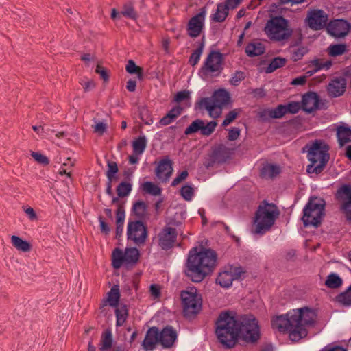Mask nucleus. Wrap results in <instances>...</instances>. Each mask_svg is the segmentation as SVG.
I'll list each match as a JSON object with an SVG mask.
<instances>
[{"instance_id": "58836bf2", "label": "nucleus", "mask_w": 351, "mask_h": 351, "mask_svg": "<svg viewBox=\"0 0 351 351\" xmlns=\"http://www.w3.org/2000/svg\"><path fill=\"white\" fill-rule=\"evenodd\" d=\"M125 70L130 74H136L137 77L139 80H141L143 77L142 69L140 66H137L135 64V62L132 60L128 61V63L125 66Z\"/></svg>"}, {"instance_id": "cd10ccee", "label": "nucleus", "mask_w": 351, "mask_h": 351, "mask_svg": "<svg viewBox=\"0 0 351 351\" xmlns=\"http://www.w3.org/2000/svg\"><path fill=\"white\" fill-rule=\"evenodd\" d=\"M281 169L280 166L273 164H267L261 169V176L265 178H273L280 174Z\"/></svg>"}, {"instance_id": "0e129e2a", "label": "nucleus", "mask_w": 351, "mask_h": 351, "mask_svg": "<svg viewBox=\"0 0 351 351\" xmlns=\"http://www.w3.org/2000/svg\"><path fill=\"white\" fill-rule=\"evenodd\" d=\"M319 351H347V350L341 346H338L333 344H328Z\"/></svg>"}, {"instance_id": "aec40b11", "label": "nucleus", "mask_w": 351, "mask_h": 351, "mask_svg": "<svg viewBox=\"0 0 351 351\" xmlns=\"http://www.w3.org/2000/svg\"><path fill=\"white\" fill-rule=\"evenodd\" d=\"M346 81L343 77L333 79L328 84V94L333 97L341 96L346 90Z\"/></svg>"}, {"instance_id": "a211bd4d", "label": "nucleus", "mask_w": 351, "mask_h": 351, "mask_svg": "<svg viewBox=\"0 0 351 351\" xmlns=\"http://www.w3.org/2000/svg\"><path fill=\"white\" fill-rule=\"evenodd\" d=\"M205 12H202L189 21L188 25V34L191 37L195 38L199 36L204 25Z\"/></svg>"}, {"instance_id": "7c9ffc66", "label": "nucleus", "mask_w": 351, "mask_h": 351, "mask_svg": "<svg viewBox=\"0 0 351 351\" xmlns=\"http://www.w3.org/2000/svg\"><path fill=\"white\" fill-rule=\"evenodd\" d=\"M112 335L110 330H105L101 337L99 350L101 351L107 350L112 346Z\"/></svg>"}, {"instance_id": "72a5a7b5", "label": "nucleus", "mask_w": 351, "mask_h": 351, "mask_svg": "<svg viewBox=\"0 0 351 351\" xmlns=\"http://www.w3.org/2000/svg\"><path fill=\"white\" fill-rule=\"evenodd\" d=\"M337 196L342 204L351 202V185H343L337 191Z\"/></svg>"}, {"instance_id": "f03ea898", "label": "nucleus", "mask_w": 351, "mask_h": 351, "mask_svg": "<svg viewBox=\"0 0 351 351\" xmlns=\"http://www.w3.org/2000/svg\"><path fill=\"white\" fill-rule=\"evenodd\" d=\"M316 321V311L308 307H303L273 317L271 326L280 332L288 333L290 340L297 342L307 336L308 330L315 325Z\"/></svg>"}, {"instance_id": "9d476101", "label": "nucleus", "mask_w": 351, "mask_h": 351, "mask_svg": "<svg viewBox=\"0 0 351 351\" xmlns=\"http://www.w3.org/2000/svg\"><path fill=\"white\" fill-rule=\"evenodd\" d=\"M139 252L135 247L126 248L124 252L116 248L112 254V266L119 269L123 265L134 264L137 262Z\"/></svg>"}, {"instance_id": "6e6552de", "label": "nucleus", "mask_w": 351, "mask_h": 351, "mask_svg": "<svg viewBox=\"0 0 351 351\" xmlns=\"http://www.w3.org/2000/svg\"><path fill=\"white\" fill-rule=\"evenodd\" d=\"M325 202L320 197H311L303 209L302 221L304 226H317L324 215Z\"/></svg>"}, {"instance_id": "2eb2a0df", "label": "nucleus", "mask_w": 351, "mask_h": 351, "mask_svg": "<svg viewBox=\"0 0 351 351\" xmlns=\"http://www.w3.org/2000/svg\"><path fill=\"white\" fill-rule=\"evenodd\" d=\"M328 21V15L322 10H313L308 12L307 23L308 26L315 30L324 27Z\"/></svg>"}, {"instance_id": "e2e57ef3", "label": "nucleus", "mask_w": 351, "mask_h": 351, "mask_svg": "<svg viewBox=\"0 0 351 351\" xmlns=\"http://www.w3.org/2000/svg\"><path fill=\"white\" fill-rule=\"evenodd\" d=\"M286 108H287V112H289L292 114H295L299 111V110L300 108V106L299 103L293 102V103L289 104L287 106H286Z\"/></svg>"}, {"instance_id": "473e14b6", "label": "nucleus", "mask_w": 351, "mask_h": 351, "mask_svg": "<svg viewBox=\"0 0 351 351\" xmlns=\"http://www.w3.org/2000/svg\"><path fill=\"white\" fill-rule=\"evenodd\" d=\"M286 106L279 105L276 108L267 109L263 112L262 116H268L271 118L278 119L284 116L287 113Z\"/></svg>"}, {"instance_id": "dca6fc26", "label": "nucleus", "mask_w": 351, "mask_h": 351, "mask_svg": "<svg viewBox=\"0 0 351 351\" xmlns=\"http://www.w3.org/2000/svg\"><path fill=\"white\" fill-rule=\"evenodd\" d=\"M177 232L174 228L165 226L158 234V244L163 250L171 248L176 239Z\"/></svg>"}, {"instance_id": "338daca9", "label": "nucleus", "mask_w": 351, "mask_h": 351, "mask_svg": "<svg viewBox=\"0 0 351 351\" xmlns=\"http://www.w3.org/2000/svg\"><path fill=\"white\" fill-rule=\"evenodd\" d=\"M149 291L154 298H158L160 295V287L158 285H152L149 287Z\"/></svg>"}, {"instance_id": "423d86ee", "label": "nucleus", "mask_w": 351, "mask_h": 351, "mask_svg": "<svg viewBox=\"0 0 351 351\" xmlns=\"http://www.w3.org/2000/svg\"><path fill=\"white\" fill-rule=\"evenodd\" d=\"M264 30L268 38L274 41L287 40L292 34L288 21L282 16H275L269 20Z\"/></svg>"}, {"instance_id": "c756f323", "label": "nucleus", "mask_w": 351, "mask_h": 351, "mask_svg": "<svg viewBox=\"0 0 351 351\" xmlns=\"http://www.w3.org/2000/svg\"><path fill=\"white\" fill-rule=\"evenodd\" d=\"M147 143V138L145 136L134 139L132 143L133 152L142 155L146 149Z\"/></svg>"}, {"instance_id": "4c0bfd02", "label": "nucleus", "mask_w": 351, "mask_h": 351, "mask_svg": "<svg viewBox=\"0 0 351 351\" xmlns=\"http://www.w3.org/2000/svg\"><path fill=\"white\" fill-rule=\"evenodd\" d=\"M132 210L136 217L142 219L147 214V205L143 201L136 202L133 205Z\"/></svg>"}, {"instance_id": "bf43d9fd", "label": "nucleus", "mask_w": 351, "mask_h": 351, "mask_svg": "<svg viewBox=\"0 0 351 351\" xmlns=\"http://www.w3.org/2000/svg\"><path fill=\"white\" fill-rule=\"evenodd\" d=\"M125 212L124 210L119 207L116 213V223L117 224H124L125 220Z\"/></svg>"}, {"instance_id": "ddd939ff", "label": "nucleus", "mask_w": 351, "mask_h": 351, "mask_svg": "<svg viewBox=\"0 0 351 351\" xmlns=\"http://www.w3.org/2000/svg\"><path fill=\"white\" fill-rule=\"evenodd\" d=\"M128 239L132 241L135 244L143 243L147 238V230L145 225L139 221H130L127 228Z\"/></svg>"}, {"instance_id": "6e6d98bb", "label": "nucleus", "mask_w": 351, "mask_h": 351, "mask_svg": "<svg viewBox=\"0 0 351 351\" xmlns=\"http://www.w3.org/2000/svg\"><path fill=\"white\" fill-rule=\"evenodd\" d=\"M32 158L38 162L43 165H47L49 163L48 158L43 154L38 152H32L31 154Z\"/></svg>"}, {"instance_id": "4d7b16f0", "label": "nucleus", "mask_w": 351, "mask_h": 351, "mask_svg": "<svg viewBox=\"0 0 351 351\" xmlns=\"http://www.w3.org/2000/svg\"><path fill=\"white\" fill-rule=\"evenodd\" d=\"M188 171H183L180 173H179L173 180L171 185L175 186L180 184L181 182L185 180L186 178L188 177Z\"/></svg>"}, {"instance_id": "09e8293b", "label": "nucleus", "mask_w": 351, "mask_h": 351, "mask_svg": "<svg viewBox=\"0 0 351 351\" xmlns=\"http://www.w3.org/2000/svg\"><path fill=\"white\" fill-rule=\"evenodd\" d=\"M80 84L86 92L93 90L95 86V83L93 80H90L85 77L80 79Z\"/></svg>"}, {"instance_id": "052dcab7", "label": "nucleus", "mask_w": 351, "mask_h": 351, "mask_svg": "<svg viewBox=\"0 0 351 351\" xmlns=\"http://www.w3.org/2000/svg\"><path fill=\"white\" fill-rule=\"evenodd\" d=\"M341 210L348 220H351V202L341 205Z\"/></svg>"}, {"instance_id": "5fc2aeb1", "label": "nucleus", "mask_w": 351, "mask_h": 351, "mask_svg": "<svg viewBox=\"0 0 351 351\" xmlns=\"http://www.w3.org/2000/svg\"><path fill=\"white\" fill-rule=\"evenodd\" d=\"M107 125L104 122L95 121L93 126L94 132L99 135H102L106 130Z\"/></svg>"}, {"instance_id": "b1692460", "label": "nucleus", "mask_w": 351, "mask_h": 351, "mask_svg": "<svg viewBox=\"0 0 351 351\" xmlns=\"http://www.w3.org/2000/svg\"><path fill=\"white\" fill-rule=\"evenodd\" d=\"M229 10L231 9L228 8L225 2L218 3L215 10L210 15V18L215 22H223L228 15Z\"/></svg>"}, {"instance_id": "39448f33", "label": "nucleus", "mask_w": 351, "mask_h": 351, "mask_svg": "<svg viewBox=\"0 0 351 351\" xmlns=\"http://www.w3.org/2000/svg\"><path fill=\"white\" fill-rule=\"evenodd\" d=\"M328 147L322 141H315L308 153V159L311 165L307 168L309 173H319L328 160Z\"/></svg>"}, {"instance_id": "69168bd1", "label": "nucleus", "mask_w": 351, "mask_h": 351, "mask_svg": "<svg viewBox=\"0 0 351 351\" xmlns=\"http://www.w3.org/2000/svg\"><path fill=\"white\" fill-rule=\"evenodd\" d=\"M182 112V108L180 106L173 108L167 114L175 120Z\"/></svg>"}, {"instance_id": "6ab92c4d", "label": "nucleus", "mask_w": 351, "mask_h": 351, "mask_svg": "<svg viewBox=\"0 0 351 351\" xmlns=\"http://www.w3.org/2000/svg\"><path fill=\"white\" fill-rule=\"evenodd\" d=\"M173 173L172 163L168 158L161 160L156 169V177L161 181L169 180Z\"/></svg>"}, {"instance_id": "37998d69", "label": "nucleus", "mask_w": 351, "mask_h": 351, "mask_svg": "<svg viewBox=\"0 0 351 351\" xmlns=\"http://www.w3.org/2000/svg\"><path fill=\"white\" fill-rule=\"evenodd\" d=\"M180 195L186 201H191L194 196V189L190 185H184L180 189Z\"/></svg>"}, {"instance_id": "680f3d73", "label": "nucleus", "mask_w": 351, "mask_h": 351, "mask_svg": "<svg viewBox=\"0 0 351 351\" xmlns=\"http://www.w3.org/2000/svg\"><path fill=\"white\" fill-rule=\"evenodd\" d=\"M316 66L318 69H329L332 66V62L330 60L326 61H316L315 63Z\"/></svg>"}, {"instance_id": "c9c22d12", "label": "nucleus", "mask_w": 351, "mask_h": 351, "mask_svg": "<svg viewBox=\"0 0 351 351\" xmlns=\"http://www.w3.org/2000/svg\"><path fill=\"white\" fill-rule=\"evenodd\" d=\"M343 284L341 278L335 273H331L328 275L325 281V285L330 289H337Z\"/></svg>"}, {"instance_id": "f257e3e1", "label": "nucleus", "mask_w": 351, "mask_h": 351, "mask_svg": "<svg viewBox=\"0 0 351 351\" xmlns=\"http://www.w3.org/2000/svg\"><path fill=\"white\" fill-rule=\"evenodd\" d=\"M216 325L217 339L227 348H233L239 337L247 343H254L260 338L259 326L253 315L237 319L233 313H222Z\"/></svg>"}, {"instance_id": "a19ab883", "label": "nucleus", "mask_w": 351, "mask_h": 351, "mask_svg": "<svg viewBox=\"0 0 351 351\" xmlns=\"http://www.w3.org/2000/svg\"><path fill=\"white\" fill-rule=\"evenodd\" d=\"M337 301L344 306H351V285L337 298Z\"/></svg>"}, {"instance_id": "c03bdc74", "label": "nucleus", "mask_w": 351, "mask_h": 351, "mask_svg": "<svg viewBox=\"0 0 351 351\" xmlns=\"http://www.w3.org/2000/svg\"><path fill=\"white\" fill-rule=\"evenodd\" d=\"M74 162L71 161V160L68 158L67 162H65L63 163V165L61 166L59 173L60 175H66L67 177L71 178V168L73 166Z\"/></svg>"}, {"instance_id": "ea45409f", "label": "nucleus", "mask_w": 351, "mask_h": 351, "mask_svg": "<svg viewBox=\"0 0 351 351\" xmlns=\"http://www.w3.org/2000/svg\"><path fill=\"white\" fill-rule=\"evenodd\" d=\"M287 60L285 58L277 57L274 58L267 68V73H271L275 70L283 66Z\"/></svg>"}, {"instance_id": "e433bc0d", "label": "nucleus", "mask_w": 351, "mask_h": 351, "mask_svg": "<svg viewBox=\"0 0 351 351\" xmlns=\"http://www.w3.org/2000/svg\"><path fill=\"white\" fill-rule=\"evenodd\" d=\"M128 317V309L126 306L120 305L116 308V324L117 326H122L125 322Z\"/></svg>"}, {"instance_id": "3c124183", "label": "nucleus", "mask_w": 351, "mask_h": 351, "mask_svg": "<svg viewBox=\"0 0 351 351\" xmlns=\"http://www.w3.org/2000/svg\"><path fill=\"white\" fill-rule=\"evenodd\" d=\"M308 50L306 47H300L295 49L291 55V58L293 61H298L302 58V57L307 53Z\"/></svg>"}, {"instance_id": "2f4dec72", "label": "nucleus", "mask_w": 351, "mask_h": 351, "mask_svg": "<svg viewBox=\"0 0 351 351\" xmlns=\"http://www.w3.org/2000/svg\"><path fill=\"white\" fill-rule=\"evenodd\" d=\"M348 51V46L346 44L330 45L327 48V53L330 56L337 57L343 55Z\"/></svg>"}, {"instance_id": "a878e982", "label": "nucleus", "mask_w": 351, "mask_h": 351, "mask_svg": "<svg viewBox=\"0 0 351 351\" xmlns=\"http://www.w3.org/2000/svg\"><path fill=\"white\" fill-rule=\"evenodd\" d=\"M337 135L340 146L351 142V128L345 124H342L337 128Z\"/></svg>"}, {"instance_id": "393cba45", "label": "nucleus", "mask_w": 351, "mask_h": 351, "mask_svg": "<svg viewBox=\"0 0 351 351\" xmlns=\"http://www.w3.org/2000/svg\"><path fill=\"white\" fill-rule=\"evenodd\" d=\"M120 299V291L118 285H114L108 292L106 298L104 300L105 304H108L112 307H116L118 305Z\"/></svg>"}, {"instance_id": "8fccbe9b", "label": "nucleus", "mask_w": 351, "mask_h": 351, "mask_svg": "<svg viewBox=\"0 0 351 351\" xmlns=\"http://www.w3.org/2000/svg\"><path fill=\"white\" fill-rule=\"evenodd\" d=\"M190 93L186 90L178 92L175 96V101L176 102L186 101L188 106H190Z\"/></svg>"}, {"instance_id": "4be33fe9", "label": "nucleus", "mask_w": 351, "mask_h": 351, "mask_svg": "<svg viewBox=\"0 0 351 351\" xmlns=\"http://www.w3.org/2000/svg\"><path fill=\"white\" fill-rule=\"evenodd\" d=\"M159 342L158 329L156 327H152L147 330L142 345L145 350H152Z\"/></svg>"}, {"instance_id": "0eeeda50", "label": "nucleus", "mask_w": 351, "mask_h": 351, "mask_svg": "<svg viewBox=\"0 0 351 351\" xmlns=\"http://www.w3.org/2000/svg\"><path fill=\"white\" fill-rule=\"evenodd\" d=\"M229 93L225 90L215 91L211 97L202 98L199 104L206 109L212 118L219 117L222 112V107L228 102Z\"/></svg>"}, {"instance_id": "4468645a", "label": "nucleus", "mask_w": 351, "mask_h": 351, "mask_svg": "<svg viewBox=\"0 0 351 351\" xmlns=\"http://www.w3.org/2000/svg\"><path fill=\"white\" fill-rule=\"evenodd\" d=\"M217 125L216 121H210L206 124L204 121L196 119L186 128L184 134L189 135L200 131L202 135L209 136L214 132Z\"/></svg>"}, {"instance_id": "f704fd0d", "label": "nucleus", "mask_w": 351, "mask_h": 351, "mask_svg": "<svg viewBox=\"0 0 351 351\" xmlns=\"http://www.w3.org/2000/svg\"><path fill=\"white\" fill-rule=\"evenodd\" d=\"M143 191L153 196H158L161 194V189L156 184L147 181L141 186Z\"/></svg>"}, {"instance_id": "5701e85b", "label": "nucleus", "mask_w": 351, "mask_h": 351, "mask_svg": "<svg viewBox=\"0 0 351 351\" xmlns=\"http://www.w3.org/2000/svg\"><path fill=\"white\" fill-rule=\"evenodd\" d=\"M319 97L315 93L309 92L305 94L302 100V107L307 112H311L318 108Z\"/></svg>"}, {"instance_id": "79ce46f5", "label": "nucleus", "mask_w": 351, "mask_h": 351, "mask_svg": "<svg viewBox=\"0 0 351 351\" xmlns=\"http://www.w3.org/2000/svg\"><path fill=\"white\" fill-rule=\"evenodd\" d=\"M131 191L132 184L127 182H121L117 188V195L120 197H123L128 195Z\"/></svg>"}, {"instance_id": "774afa93", "label": "nucleus", "mask_w": 351, "mask_h": 351, "mask_svg": "<svg viewBox=\"0 0 351 351\" xmlns=\"http://www.w3.org/2000/svg\"><path fill=\"white\" fill-rule=\"evenodd\" d=\"M240 134V130L237 128H232L228 132V139L230 141L236 140Z\"/></svg>"}, {"instance_id": "20e7f679", "label": "nucleus", "mask_w": 351, "mask_h": 351, "mask_svg": "<svg viewBox=\"0 0 351 351\" xmlns=\"http://www.w3.org/2000/svg\"><path fill=\"white\" fill-rule=\"evenodd\" d=\"M279 210L274 204L261 203L254 216L252 233L263 234L269 231L278 217Z\"/></svg>"}, {"instance_id": "c85d7f7f", "label": "nucleus", "mask_w": 351, "mask_h": 351, "mask_svg": "<svg viewBox=\"0 0 351 351\" xmlns=\"http://www.w3.org/2000/svg\"><path fill=\"white\" fill-rule=\"evenodd\" d=\"M265 47L259 42H252L249 43L245 48V52L248 56L253 57L260 56L264 53Z\"/></svg>"}, {"instance_id": "a18cd8bd", "label": "nucleus", "mask_w": 351, "mask_h": 351, "mask_svg": "<svg viewBox=\"0 0 351 351\" xmlns=\"http://www.w3.org/2000/svg\"><path fill=\"white\" fill-rule=\"evenodd\" d=\"M202 52H203V45L199 46L191 55L189 60L190 64H191L192 66L196 65L200 59Z\"/></svg>"}, {"instance_id": "1a4fd4ad", "label": "nucleus", "mask_w": 351, "mask_h": 351, "mask_svg": "<svg viewBox=\"0 0 351 351\" xmlns=\"http://www.w3.org/2000/svg\"><path fill=\"white\" fill-rule=\"evenodd\" d=\"M184 315L190 317L199 313L202 308V296L195 287H189L180 293Z\"/></svg>"}, {"instance_id": "603ef678", "label": "nucleus", "mask_w": 351, "mask_h": 351, "mask_svg": "<svg viewBox=\"0 0 351 351\" xmlns=\"http://www.w3.org/2000/svg\"><path fill=\"white\" fill-rule=\"evenodd\" d=\"M140 116L143 121L145 124L150 125L153 123L152 118L150 117L148 110L145 108H143L140 111Z\"/></svg>"}, {"instance_id": "49530a36", "label": "nucleus", "mask_w": 351, "mask_h": 351, "mask_svg": "<svg viewBox=\"0 0 351 351\" xmlns=\"http://www.w3.org/2000/svg\"><path fill=\"white\" fill-rule=\"evenodd\" d=\"M118 171L119 169L116 162H110L108 163L106 176L110 182H112Z\"/></svg>"}, {"instance_id": "7ed1b4c3", "label": "nucleus", "mask_w": 351, "mask_h": 351, "mask_svg": "<svg viewBox=\"0 0 351 351\" xmlns=\"http://www.w3.org/2000/svg\"><path fill=\"white\" fill-rule=\"evenodd\" d=\"M217 254L210 249L197 247L190 250L186 263V275L194 282H202L217 265Z\"/></svg>"}, {"instance_id": "9b49d317", "label": "nucleus", "mask_w": 351, "mask_h": 351, "mask_svg": "<svg viewBox=\"0 0 351 351\" xmlns=\"http://www.w3.org/2000/svg\"><path fill=\"white\" fill-rule=\"evenodd\" d=\"M243 271L240 267L228 266L220 271L216 278V283L221 287L228 289L232 282L241 278Z\"/></svg>"}, {"instance_id": "412c9836", "label": "nucleus", "mask_w": 351, "mask_h": 351, "mask_svg": "<svg viewBox=\"0 0 351 351\" xmlns=\"http://www.w3.org/2000/svg\"><path fill=\"white\" fill-rule=\"evenodd\" d=\"M160 343L164 348L171 347L177 339L176 332L171 326H167L159 332Z\"/></svg>"}, {"instance_id": "13d9d810", "label": "nucleus", "mask_w": 351, "mask_h": 351, "mask_svg": "<svg viewBox=\"0 0 351 351\" xmlns=\"http://www.w3.org/2000/svg\"><path fill=\"white\" fill-rule=\"evenodd\" d=\"M244 78V75L242 72L236 73L230 79V82L234 86H237Z\"/></svg>"}, {"instance_id": "bb28decb", "label": "nucleus", "mask_w": 351, "mask_h": 351, "mask_svg": "<svg viewBox=\"0 0 351 351\" xmlns=\"http://www.w3.org/2000/svg\"><path fill=\"white\" fill-rule=\"evenodd\" d=\"M11 243L19 252H28L32 249V245L28 241H25L16 235H12L11 237Z\"/></svg>"}, {"instance_id": "f8f14e48", "label": "nucleus", "mask_w": 351, "mask_h": 351, "mask_svg": "<svg viewBox=\"0 0 351 351\" xmlns=\"http://www.w3.org/2000/svg\"><path fill=\"white\" fill-rule=\"evenodd\" d=\"M223 57L221 53L211 51L205 60L201 72L206 75H217L222 70Z\"/></svg>"}, {"instance_id": "de8ad7c7", "label": "nucleus", "mask_w": 351, "mask_h": 351, "mask_svg": "<svg viewBox=\"0 0 351 351\" xmlns=\"http://www.w3.org/2000/svg\"><path fill=\"white\" fill-rule=\"evenodd\" d=\"M240 112V109H234L229 112L228 114L226 116V118L223 120L222 125L223 126H227L230 125L237 117Z\"/></svg>"}, {"instance_id": "864d4df0", "label": "nucleus", "mask_w": 351, "mask_h": 351, "mask_svg": "<svg viewBox=\"0 0 351 351\" xmlns=\"http://www.w3.org/2000/svg\"><path fill=\"white\" fill-rule=\"evenodd\" d=\"M121 14L131 19H136V14L132 6L128 5L123 8Z\"/></svg>"}, {"instance_id": "f3484780", "label": "nucleus", "mask_w": 351, "mask_h": 351, "mask_svg": "<svg viewBox=\"0 0 351 351\" xmlns=\"http://www.w3.org/2000/svg\"><path fill=\"white\" fill-rule=\"evenodd\" d=\"M350 29V25L344 20L337 19L331 21L327 26L328 32L334 37L345 36Z\"/></svg>"}]
</instances>
